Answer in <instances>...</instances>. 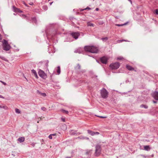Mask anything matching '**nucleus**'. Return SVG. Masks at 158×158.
Segmentation results:
<instances>
[{"label":"nucleus","instance_id":"8","mask_svg":"<svg viewBox=\"0 0 158 158\" xmlns=\"http://www.w3.org/2000/svg\"><path fill=\"white\" fill-rule=\"evenodd\" d=\"M45 32L46 33V35L48 39L50 38H53L54 36L56 34V31H54L53 34H50L48 33L47 31H46Z\"/></svg>","mask_w":158,"mask_h":158},{"label":"nucleus","instance_id":"2","mask_svg":"<svg viewBox=\"0 0 158 158\" xmlns=\"http://www.w3.org/2000/svg\"><path fill=\"white\" fill-rule=\"evenodd\" d=\"M2 46L3 49L6 51L9 50L11 48V47L7 41L4 39L2 41Z\"/></svg>","mask_w":158,"mask_h":158},{"label":"nucleus","instance_id":"59","mask_svg":"<svg viewBox=\"0 0 158 158\" xmlns=\"http://www.w3.org/2000/svg\"><path fill=\"white\" fill-rule=\"evenodd\" d=\"M87 139H89L88 138H87Z\"/></svg>","mask_w":158,"mask_h":158},{"label":"nucleus","instance_id":"14","mask_svg":"<svg viewBox=\"0 0 158 158\" xmlns=\"http://www.w3.org/2000/svg\"><path fill=\"white\" fill-rule=\"evenodd\" d=\"M18 140L20 143H22L24 141L25 138L23 137H19L18 139Z\"/></svg>","mask_w":158,"mask_h":158},{"label":"nucleus","instance_id":"4","mask_svg":"<svg viewBox=\"0 0 158 158\" xmlns=\"http://www.w3.org/2000/svg\"><path fill=\"white\" fill-rule=\"evenodd\" d=\"M109 66L112 69H116L119 68L120 64L118 62H116L110 64Z\"/></svg>","mask_w":158,"mask_h":158},{"label":"nucleus","instance_id":"3","mask_svg":"<svg viewBox=\"0 0 158 158\" xmlns=\"http://www.w3.org/2000/svg\"><path fill=\"white\" fill-rule=\"evenodd\" d=\"M100 93L102 97L103 98H106L108 97V92L104 88H103L100 90Z\"/></svg>","mask_w":158,"mask_h":158},{"label":"nucleus","instance_id":"38","mask_svg":"<svg viewBox=\"0 0 158 158\" xmlns=\"http://www.w3.org/2000/svg\"><path fill=\"white\" fill-rule=\"evenodd\" d=\"M48 137L49 139H52V136L50 134L49 135Z\"/></svg>","mask_w":158,"mask_h":158},{"label":"nucleus","instance_id":"11","mask_svg":"<svg viewBox=\"0 0 158 158\" xmlns=\"http://www.w3.org/2000/svg\"><path fill=\"white\" fill-rule=\"evenodd\" d=\"M12 8L13 11L15 12L21 13L22 12V10H19V8H16L15 6H13Z\"/></svg>","mask_w":158,"mask_h":158},{"label":"nucleus","instance_id":"22","mask_svg":"<svg viewBox=\"0 0 158 158\" xmlns=\"http://www.w3.org/2000/svg\"><path fill=\"white\" fill-rule=\"evenodd\" d=\"M141 108H144L145 109H147L148 107V106L142 104L140 106Z\"/></svg>","mask_w":158,"mask_h":158},{"label":"nucleus","instance_id":"20","mask_svg":"<svg viewBox=\"0 0 158 158\" xmlns=\"http://www.w3.org/2000/svg\"><path fill=\"white\" fill-rule=\"evenodd\" d=\"M56 72L57 73V74L59 75L60 74V66H58L57 67V69L56 70Z\"/></svg>","mask_w":158,"mask_h":158},{"label":"nucleus","instance_id":"26","mask_svg":"<svg viewBox=\"0 0 158 158\" xmlns=\"http://www.w3.org/2000/svg\"><path fill=\"white\" fill-rule=\"evenodd\" d=\"M15 111L16 113L19 114L20 113V110L18 108H15Z\"/></svg>","mask_w":158,"mask_h":158},{"label":"nucleus","instance_id":"36","mask_svg":"<svg viewBox=\"0 0 158 158\" xmlns=\"http://www.w3.org/2000/svg\"><path fill=\"white\" fill-rule=\"evenodd\" d=\"M85 10H91V8H89V7H87L86 8H85Z\"/></svg>","mask_w":158,"mask_h":158},{"label":"nucleus","instance_id":"50","mask_svg":"<svg viewBox=\"0 0 158 158\" xmlns=\"http://www.w3.org/2000/svg\"><path fill=\"white\" fill-rule=\"evenodd\" d=\"M1 40H2L1 35L0 34V42L1 41Z\"/></svg>","mask_w":158,"mask_h":158},{"label":"nucleus","instance_id":"32","mask_svg":"<svg viewBox=\"0 0 158 158\" xmlns=\"http://www.w3.org/2000/svg\"><path fill=\"white\" fill-rule=\"evenodd\" d=\"M41 109L42 110H43V111H45L47 109L46 108H45L44 107H42L41 108Z\"/></svg>","mask_w":158,"mask_h":158},{"label":"nucleus","instance_id":"10","mask_svg":"<svg viewBox=\"0 0 158 158\" xmlns=\"http://www.w3.org/2000/svg\"><path fill=\"white\" fill-rule=\"evenodd\" d=\"M152 96L156 100H158V92L155 91L152 94Z\"/></svg>","mask_w":158,"mask_h":158},{"label":"nucleus","instance_id":"56","mask_svg":"<svg viewBox=\"0 0 158 158\" xmlns=\"http://www.w3.org/2000/svg\"><path fill=\"white\" fill-rule=\"evenodd\" d=\"M52 3H53V2H51L50 3V4L51 5Z\"/></svg>","mask_w":158,"mask_h":158},{"label":"nucleus","instance_id":"48","mask_svg":"<svg viewBox=\"0 0 158 158\" xmlns=\"http://www.w3.org/2000/svg\"><path fill=\"white\" fill-rule=\"evenodd\" d=\"M85 10V9H80V11H84V10Z\"/></svg>","mask_w":158,"mask_h":158},{"label":"nucleus","instance_id":"45","mask_svg":"<svg viewBox=\"0 0 158 158\" xmlns=\"http://www.w3.org/2000/svg\"><path fill=\"white\" fill-rule=\"evenodd\" d=\"M0 98H3V99L5 98L4 97H3L2 96V95H0Z\"/></svg>","mask_w":158,"mask_h":158},{"label":"nucleus","instance_id":"6","mask_svg":"<svg viewBox=\"0 0 158 158\" xmlns=\"http://www.w3.org/2000/svg\"><path fill=\"white\" fill-rule=\"evenodd\" d=\"M38 73L39 76L44 79H45L47 76L44 72L41 69H40L38 71Z\"/></svg>","mask_w":158,"mask_h":158},{"label":"nucleus","instance_id":"9","mask_svg":"<svg viewBox=\"0 0 158 158\" xmlns=\"http://www.w3.org/2000/svg\"><path fill=\"white\" fill-rule=\"evenodd\" d=\"M108 58L106 56H103L100 58V60L101 62L103 64H106L107 63Z\"/></svg>","mask_w":158,"mask_h":158},{"label":"nucleus","instance_id":"40","mask_svg":"<svg viewBox=\"0 0 158 158\" xmlns=\"http://www.w3.org/2000/svg\"><path fill=\"white\" fill-rule=\"evenodd\" d=\"M5 107V106H2V105H0V108H4Z\"/></svg>","mask_w":158,"mask_h":158},{"label":"nucleus","instance_id":"35","mask_svg":"<svg viewBox=\"0 0 158 158\" xmlns=\"http://www.w3.org/2000/svg\"><path fill=\"white\" fill-rule=\"evenodd\" d=\"M0 82H1L4 85H6V84L5 82L2 81H0Z\"/></svg>","mask_w":158,"mask_h":158},{"label":"nucleus","instance_id":"34","mask_svg":"<svg viewBox=\"0 0 158 158\" xmlns=\"http://www.w3.org/2000/svg\"><path fill=\"white\" fill-rule=\"evenodd\" d=\"M123 58L121 57H119L117 58V59L118 60H122Z\"/></svg>","mask_w":158,"mask_h":158},{"label":"nucleus","instance_id":"54","mask_svg":"<svg viewBox=\"0 0 158 158\" xmlns=\"http://www.w3.org/2000/svg\"><path fill=\"white\" fill-rule=\"evenodd\" d=\"M23 17H24V18H27V16L25 15H23Z\"/></svg>","mask_w":158,"mask_h":158},{"label":"nucleus","instance_id":"57","mask_svg":"<svg viewBox=\"0 0 158 158\" xmlns=\"http://www.w3.org/2000/svg\"><path fill=\"white\" fill-rule=\"evenodd\" d=\"M14 15H16V14H15V13H14Z\"/></svg>","mask_w":158,"mask_h":158},{"label":"nucleus","instance_id":"24","mask_svg":"<svg viewBox=\"0 0 158 158\" xmlns=\"http://www.w3.org/2000/svg\"><path fill=\"white\" fill-rule=\"evenodd\" d=\"M42 8L44 10H48V7L47 6L44 5V6H42Z\"/></svg>","mask_w":158,"mask_h":158},{"label":"nucleus","instance_id":"21","mask_svg":"<svg viewBox=\"0 0 158 158\" xmlns=\"http://www.w3.org/2000/svg\"><path fill=\"white\" fill-rule=\"evenodd\" d=\"M32 22L35 23V24H37V20L35 17H33L31 18Z\"/></svg>","mask_w":158,"mask_h":158},{"label":"nucleus","instance_id":"13","mask_svg":"<svg viewBox=\"0 0 158 158\" xmlns=\"http://www.w3.org/2000/svg\"><path fill=\"white\" fill-rule=\"evenodd\" d=\"M126 67V68L129 70L131 71L134 70V69L133 67L129 65H127Z\"/></svg>","mask_w":158,"mask_h":158},{"label":"nucleus","instance_id":"55","mask_svg":"<svg viewBox=\"0 0 158 158\" xmlns=\"http://www.w3.org/2000/svg\"><path fill=\"white\" fill-rule=\"evenodd\" d=\"M65 158H71V157H66Z\"/></svg>","mask_w":158,"mask_h":158},{"label":"nucleus","instance_id":"42","mask_svg":"<svg viewBox=\"0 0 158 158\" xmlns=\"http://www.w3.org/2000/svg\"><path fill=\"white\" fill-rule=\"evenodd\" d=\"M35 143H31V145L33 147H34L35 146Z\"/></svg>","mask_w":158,"mask_h":158},{"label":"nucleus","instance_id":"44","mask_svg":"<svg viewBox=\"0 0 158 158\" xmlns=\"http://www.w3.org/2000/svg\"><path fill=\"white\" fill-rule=\"evenodd\" d=\"M99 134V133L98 132H95V135H98Z\"/></svg>","mask_w":158,"mask_h":158},{"label":"nucleus","instance_id":"28","mask_svg":"<svg viewBox=\"0 0 158 158\" xmlns=\"http://www.w3.org/2000/svg\"><path fill=\"white\" fill-rule=\"evenodd\" d=\"M0 58H1L2 60H6V58L5 57H4V56H0Z\"/></svg>","mask_w":158,"mask_h":158},{"label":"nucleus","instance_id":"52","mask_svg":"<svg viewBox=\"0 0 158 158\" xmlns=\"http://www.w3.org/2000/svg\"><path fill=\"white\" fill-rule=\"evenodd\" d=\"M153 103H156L157 102L155 101L154 100H153Z\"/></svg>","mask_w":158,"mask_h":158},{"label":"nucleus","instance_id":"31","mask_svg":"<svg viewBox=\"0 0 158 158\" xmlns=\"http://www.w3.org/2000/svg\"><path fill=\"white\" fill-rule=\"evenodd\" d=\"M154 13L156 15H158V9H156L155 10Z\"/></svg>","mask_w":158,"mask_h":158},{"label":"nucleus","instance_id":"49","mask_svg":"<svg viewBox=\"0 0 158 158\" xmlns=\"http://www.w3.org/2000/svg\"><path fill=\"white\" fill-rule=\"evenodd\" d=\"M95 10L96 11H98L99 10V8H96V9H95Z\"/></svg>","mask_w":158,"mask_h":158},{"label":"nucleus","instance_id":"51","mask_svg":"<svg viewBox=\"0 0 158 158\" xmlns=\"http://www.w3.org/2000/svg\"><path fill=\"white\" fill-rule=\"evenodd\" d=\"M51 135L52 136H55L56 135V134H51Z\"/></svg>","mask_w":158,"mask_h":158},{"label":"nucleus","instance_id":"41","mask_svg":"<svg viewBox=\"0 0 158 158\" xmlns=\"http://www.w3.org/2000/svg\"><path fill=\"white\" fill-rule=\"evenodd\" d=\"M61 120L63 122H65V119L64 118H61Z\"/></svg>","mask_w":158,"mask_h":158},{"label":"nucleus","instance_id":"43","mask_svg":"<svg viewBox=\"0 0 158 158\" xmlns=\"http://www.w3.org/2000/svg\"><path fill=\"white\" fill-rule=\"evenodd\" d=\"M98 116L100 117L101 118H106V117H104V116Z\"/></svg>","mask_w":158,"mask_h":158},{"label":"nucleus","instance_id":"58","mask_svg":"<svg viewBox=\"0 0 158 158\" xmlns=\"http://www.w3.org/2000/svg\"><path fill=\"white\" fill-rule=\"evenodd\" d=\"M78 134H80V133H78Z\"/></svg>","mask_w":158,"mask_h":158},{"label":"nucleus","instance_id":"39","mask_svg":"<svg viewBox=\"0 0 158 158\" xmlns=\"http://www.w3.org/2000/svg\"><path fill=\"white\" fill-rule=\"evenodd\" d=\"M48 60L47 61V62L46 64H45V65L47 67H48Z\"/></svg>","mask_w":158,"mask_h":158},{"label":"nucleus","instance_id":"25","mask_svg":"<svg viewBox=\"0 0 158 158\" xmlns=\"http://www.w3.org/2000/svg\"><path fill=\"white\" fill-rule=\"evenodd\" d=\"M108 38L107 37H106L105 38H103L101 39V40L104 42L106 41L107 40Z\"/></svg>","mask_w":158,"mask_h":158},{"label":"nucleus","instance_id":"46","mask_svg":"<svg viewBox=\"0 0 158 158\" xmlns=\"http://www.w3.org/2000/svg\"><path fill=\"white\" fill-rule=\"evenodd\" d=\"M29 4L31 5H33V3L32 2H30V3H29Z\"/></svg>","mask_w":158,"mask_h":158},{"label":"nucleus","instance_id":"53","mask_svg":"<svg viewBox=\"0 0 158 158\" xmlns=\"http://www.w3.org/2000/svg\"><path fill=\"white\" fill-rule=\"evenodd\" d=\"M128 1H129L131 3V4H132V2L131 0H128Z\"/></svg>","mask_w":158,"mask_h":158},{"label":"nucleus","instance_id":"16","mask_svg":"<svg viewBox=\"0 0 158 158\" xmlns=\"http://www.w3.org/2000/svg\"><path fill=\"white\" fill-rule=\"evenodd\" d=\"M88 133L91 135L93 136L95 135V132L92 131L90 130H87Z\"/></svg>","mask_w":158,"mask_h":158},{"label":"nucleus","instance_id":"12","mask_svg":"<svg viewBox=\"0 0 158 158\" xmlns=\"http://www.w3.org/2000/svg\"><path fill=\"white\" fill-rule=\"evenodd\" d=\"M31 73L35 76V77L36 78H38V76H37V73H36V71L33 69L31 70Z\"/></svg>","mask_w":158,"mask_h":158},{"label":"nucleus","instance_id":"15","mask_svg":"<svg viewBox=\"0 0 158 158\" xmlns=\"http://www.w3.org/2000/svg\"><path fill=\"white\" fill-rule=\"evenodd\" d=\"M70 134L72 135H77L78 133H76V131L74 130H71L69 131Z\"/></svg>","mask_w":158,"mask_h":158},{"label":"nucleus","instance_id":"7","mask_svg":"<svg viewBox=\"0 0 158 158\" xmlns=\"http://www.w3.org/2000/svg\"><path fill=\"white\" fill-rule=\"evenodd\" d=\"M70 35L75 39H77L80 35L79 32H73L70 34Z\"/></svg>","mask_w":158,"mask_h":158},{"label":"nucleus","instance_id":"33","mask_svg":"<svg viewBox=\"0 0 158 158\" xmlns=\"http://www.w3.org/2000/svg\"><path fill=\"white\" fill-rule=\"evenodd\" d=\"M123 41H127L126 40H118V42L120 43V42H123Z\"/></svg>","mask_w":158,"mask_h":158},{"label":"nucleus","instance_id":"18","mask_svg":"<svg viewBox=\"0 0 158 158\" xmlns=\"http://www.w3.org/2000/svg\"><path fill=\"white\" fill-rule=\"evenodd\" d=\"M87 26L88 27L90 26L94 27V25L93 23H91L89 22H87Z\"/></svg>","mask_w":158,"mask_h":158},{"label":"nucleus","instance_id":"29","mask_svg":"<svg viewBox=\"0 0 158 158\" xmlns=\"http://www.w3.org/2000/svg\"><path fill=\"white\" fill-rule=\"evenodd\" d=\"M74 52L75 53H81V51L80 50H77L75 51Z\"/></svg>","mask_w":158,"mask_h":158},{"label":"nucleus","instance_id":"23","mask_svg":"<svg viewBox=\"0 0 158 158\" xmlns=\"http://www.w3.org/2000/svg\"><path fill=\"white\" fill-rule=\"evenodd\" d=\"M81 66L79 64H77V66L76 67H75V68L76 69V70H77V69L79 70L81 69Z\"/></svg>","mask_w":158,"mask_h":158},{"label":"nucleus","instance_id":"17","mask_svg":"<svg viewBox=\"0 0 158 158\" xmlns=\"http://www.w3.org/2000/svg\"><path fill=\"white\" fill-rule=\"evenodd\" d=\"M144 150L146 151H148L150 149V148L149 145H146L144 146Z\"/></svg>","mask_w":158,"mask_h":158},{"label":"nucleus","instance_id":"30","mask_svg":"<svg viewBox=\"0 0 158 158\" xmlns=\"http://www.w3.org/2000/svg\"><path fill=\"white\" fill-rule=\"evenodd\" d=\"M126 23H124V24H116V26H118V27H120V26H123L124 25H126Z\"/></svg>","mask_w":158,"mask_h":158},{"label":"nucleus","instance_id":"5","mask_svg":"<svg viewBox=\"0 0 158 158\" xmlns=\"http://www.w3.org/2000/svg\"><path fill=\"white\" fill-rule=\"evenodd\" d=\"M95 148V155L98 156L101 153V146L99 145H97L96 146Z\"/></svg>","mask_w":158,"mask_h":158},{"label":"nucleus","instance_id":"19","mask_svg":"<svg viewBox=\"0 0 158 158\" xmlns=\"http://www.w3.org/2000/svg\"><path fill=\"white\" fill-rule=\"evenodd\" d=\"M92 150H86L85 154L87 155H89L91 153Z\"/></svg>","mask_w":158,"mask_h":158},{"label":"nucleus","instance_id":"37","mask_svg":"<svg viewBox=\"0 0 158 158\" xmlns=\"http://www.w3.org/2000/svg\"><path fill=\"white\" fill-rule=\"evenodd\" d=\"M41 95H42L43 96L45 97L46 96V94L45 93H41Z\"/></svg>","mask_w":158,"mask_h":158},{"label":"nucleus","instance_id":"27","mask_svg":"<svg viewBox=\"0 0 158 158\" xmlns=\"http://www.w3.org/2000/svg\"><path fill=\"white\" fill-rule=\"evenodd\" d=\"M61 111L63 113H65L66 114H68L69 113V112L67 110H65L63 109H62Z\"/></svg>","mask_w":158,"mask_h":158},{"label":"nucleus","instance_id":"47","mask_svg":"<svg viewBox=\"0 0 158 158\" xmlns=\"http://www.w3.org/2000/svg\"><path fill=\"white\" fill-rule=\"evenodd\" d=\"M23 4H24V5L26 6H27V7H28V6L25 2H23Z\"/></svg>","mask_w":158,"mask_h":158},{"label":"nucleus","instance_id":"1","mask_svg":"<svg viewBox=\"0 0 158 158\" xmlns=\"http://www.w3.org/2000/svg\"><path fill=\"white\" fill-rule=\"evenodd\" d=\"M85 50L92 53H97L98 51L97 47L93 46H85L84 47Z\"/></svg>","mask_w":158,"mask_h":158}]
</instances>
